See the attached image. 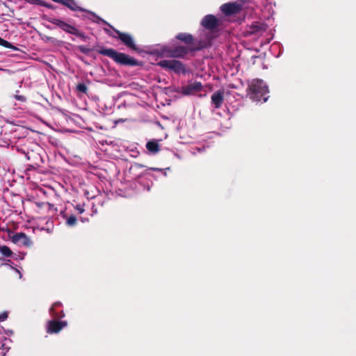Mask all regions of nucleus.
<instances>
[{"label": "nucleus", "mask_w": 356, "mask_h": 356, "mask_svg": "<svg viewBox=\"0 0 356 356\" xmlns=\"http://www.w3.org/2000/svg\"><path fill=\"white\" fill-rule=\"evenodd\" d=\"M268 89L264 81L261 79H254L249 84L247 95L253 102H265L268 99L266 95Z\"/></svg>", "instance_id": "obj_1"}, {"label": "nucleus", "mask_w": 356, "mask_h": 356, "mask_svg": "<svg viewBox=\"0 0 356 356\" xmlns=\"http://www.w3.org/2000/svg\"><path fill=\"white\" fill-rule=\"evenodd\" d=\"M99 53L100 54L107 56L111 58L117 63L121 65L130 66H135L139 65L138 62L134 58L130 57L126 54L118 52L113 49H101L99 51Z\"/></svg>", "instance_id": "obj_2"}, {"label": "nucleus", "mask_w": 356, "mask_h": 356, "mask_svg": "<svg viewBox=\"0 0 356 356\" xmlns=\"http://www.w3.org/2000/svg\"><path fill=\"white\" fill-rule=\"evenodd\" d=\"M242 10V6L236 2L224 3V22L229 20L232 15L240 13Z\"/></svg>", "instance_id": "obj_3"}, {"label": "nucleus", "mask_w": 356, "mask_h": 356, "mask_svg": "<svg viewBox=\"0 0 356 356\" xmlns=\"http://www.w3.org/2000/svg\"><path fill=\"white\" fill-rule=\"evenodd\" d=\"M159 65L161 67L173 70L175 72H184V67L182 65V64L175 60H161L159 63Z\"/></svg>", "instance_id": "obj_4"}, {"label": "nucleus", "mask_w": 356, "mask_h": 356, "mask_svg": "<svg viewBox=\"0 0 356 356\" xmlns=\"http://www.w3.org/2000/svg\"><path fill=\"white\" fill-rule=\"evenodd\" d=\"M10 239L15 244L22 246H29L31 241L29 238L24 233H16L13 235H9Z\"/></svg>", "instance_id": "obj_5"}, {"label": "nucleus", "mask_w": 356, "mask_h": 356, "mask_svg": "<svg viewBox=\"0 0 356 356\" xmlns=\"http://www.w3.org/2000/svg\"><path fill=\"white\" fill-rule=\"evenodd\" d=\"M268 26L260 22H253L249 26L247 31L248 35L262 34L266 31Z\"/></svg>", "instance_id": "obj_6"}, {"label": "nucleus", "mask_w": 356, "mask_h": 356, "mask_svg": "<svg viewBox=\"0 0 356 356\" xmlns=\"http://www.w3.org/2000/svg\"><path fill=\"white\" fill-rule=\"evenodd\" d=\"M67 325L65 321H50L47 325V331L49 334L58 333Z\"/></svg>", "instance_id": "obj_7"}, {"label": "nucleus", "mask_w": 356, "mask_h": 356, "mask_svg": "<svg viewBox=\"0 0 356 356\" xmlns=\"http://www.w3.org/2000/svg\"><path fill=\"white\" fill-rule=\"evenodd\" d=\"M202 85L200 83H194L183 88L182 92L184 95H192L200 91Z\"/></svg>", "instance_id": "obj_8"}, {"label": "nucleus", "mask_w": 356, "mask_h": 356, "mask_svg": "<svg viewBox=\"0 0 356 356\" xmlns=\"http://www.w3.org/2000/svg\"><path fill=\"white\" fill-rule=\"evenodd\" d=\"M202 24L205 28L211 29L216 26L217 19L213 15H207L203 19Z\"/></svg>", "instance_id": "obj_9"}, {"label": "nucleus", "mask_w": 356, "mask_h": 356, "mask_svg": "<svg viewBox=\"0 0 356 356\" xmlns=\"http://www.w3.org/2000/svg\"><path fill=\"white\" fill-rule=\"evenodd\" d=\"M119 38L129 48L134 50L137 49L134 44V42L130 35L126 33H120L119 35Z\"/></svg>", "instance_id": "obj_10"}, {"label": "nucleus", "mask_w": 356, "mask_h": 356, "mask_svg": "<svg viewBox=\"0 0 356 356\" xmlns=\"http://www.w3.org/2000/svg\"><path fill=\"white\" fill-rule=\"evenodd\" d=\"M56 24H58L65 31H67V32L72 33V34H76V32H77L76 29L70 24H68L67 23H65L63 22H60V21L58 22V23H56Z\"/></svg>", "instance_id": "obj_11"}, {"label": "nucleus", "mask_w": 356, "mask_h": 356, "mask_svg": "<svg viewBox=\"0 0 356 356\" xmlns=\"http://www.w3.org/2000/svg\"><path fill=\"white\" fill-rule=\"evenodd\" d=\"M232 97L237 98V99H240L241 95L234 91H227L226 94L224 93V101L226 100L227 104L232 103Z\"/></svg>", "instance_id": "obj_12"}, {"label": "nucleus", "mask_w": 356, "mask_h": 356, "mask_svg": "<svg viewBox=\"0 0 356 356\" xmlns=\"http://www.w3.org/2000/svg\"><path fill=\"white\" fill-rule=\"evenodd\" d=\"M189 47L179 46L173 52L172 56L175 57H181L185 55Z\"/></svg>", "instance_id": "obj_13"}, {"label": "nucleus", "mask_w": 356, "mask_h": 356, "mask_svg": "<svg viewBox=\"0 0 356 356\" xmlns=\"http://www.w3.org/2000/svg\"><path fill=\"white\" fill-rule=\"evenodd\" d=\"M146 147L149 152L153 153H156L159 150V144L154 140L149 141L146 145Z\"/></svg>", "instance_id": "obj_14"}, {"label": "nucleus", "mask_w": 356, "mask_h": 356, "mask_svg": "<svg viewBox=\"0 0 356 356\" xmlns=\"http://www.w3.org/2000/svg\"><path fill=\"white\" fill-rule=\"evenodd\" d=\"M212 103L216 108H219L222 103V96L220 92L215 93L212 96Z\"/></svg>", "instance_id": "obj_15"}, {"label": "nucleus", "mask_w": 356, "mask_h": 356, "mask_svg": "<svg viewBox=\"0 0 356 356\" xmlns=\"http://www.w3.org/2000/svg\"><path fill=\"white\" fill-rule=\"evenodd\" d=\"M0 253L5 257H10L13 254L12 250L6 245L0 246Z\"/></svg>", "instance_id": "obj_16"}, {"label": "nucleus", "mask_w": 356, "mask_h": 356, "mask_svg": "<svg viewBox=\"0 0 356 356\" xmlns=\"http://www.w3.org/2000/svg\"><path fill=\"white\" fill-rule=\"evenodd\" d=\"M178 38L181 40L185 41L187 44H189L192 41V38L190 35H179Z\"/></svg>", "instance_id": "obj_17"}, {"label": "nucleus", "mask_w": 356, "mask_h": 356, "mask_svg": "<svg viewBox=\"0 0 356 356\" xmlns=\"http://www.w3.org/2000/svg\"><path fill=\"white\" fill-rule=\"evenodd\" d=\"M0 45L7 48H13V45L10 42L1 38H0Z\"/></svg>", "instance_id": "obj_18"}, {"label": "nucleus", "mask_w": 356, "mask_h": 356, "mask_svg": "<svg viewBox=\"0 0 356 356\" xmlns=\"http://www.w3.org/2000/svg\"><path fill=\"white\" fill-rule=\"evenodd\" d=\"M76 222V218L75 216H70L67 220V223L70 226H72V225H75Z\"/></svg>", "instance_id": "obj_19"}, {"label": "nucleus", "mask_w": 356, "mask_h": 356, "mask_svg": "<svg viewBox=\"0 0 356 356\" xmlns=\"http://www.w3.org/2000/svg\"><path fill=\"white\" fill-rule=\"evenodd\" d=\"M76 89L79 91L82 92L83 93H86L87 92V87L83 83L78 84L76 86Z\"/></svg>", "instance_id": "obj_20"}, {"label": "nucleus", "mask_w": 356, "mask_h": 356, "mask_svg": "<svg viewBox=\"0 0 356 356\" xmlns=\"http://www.w3.org/2000/svg\"><path fill=\"white\" fill-rule=\"evenodd\" d=\"M61 305V303L59 302H55L52 305L50 311L52 312L53 314H54L55 310L58 307H60Z\"/></svg>", "instance_id": "obj_21"}, {"label": "nucleus", "mask_w": 356, "mask_h": 356, "mask_svg": "<svg viewBox=\"0 0 356 356\" xmlns=\"http://www.w3.org/2000/svg\"><path fill=\"white\" fill-rule=\"evenodd\" d=\"M8 314L6 312H3L0 314V321H4L7 318Z\"/></svg>", "instance_id": "obj_22"}, {"label": "nucleus", "mask_w": 356, "mask_h": 356, "mask_svg": "<svg viewBox=\"0 0 356 356\" xmlns=\"http://www.w3.org/2000/svg\"><path fill=\"white\" fill-rule=\"evenodd\" d=\"M26 1L32 3V4H39L40 1L39 0H25Z\"/></svg>", "instance_id": "obj_23"}, {"label": "nucleus", "mask_w": 356, "mask_h": 356, "mask_svg": "<svg viewBox=\"0 0 356 356\" xmlns=\"http://www.w3.org/2000/svg\"><path fill=\"white\" fill-rule=\"evenodd\" d=\"M17 99H19V100H22V101L24 99V98L23 97H21V96H17Z\"/></svg>", "instance_id": "obj_24"}]
</instances>
